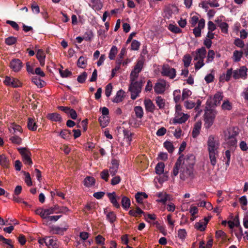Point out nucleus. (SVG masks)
I'll return each mask as SVG.
<instances>
[{
	"mask_svg": "<svg viewBox=\"0 0 248 248\" xmlns=\"http://www.w3.org/2000/svg\"><path fill=\"white\" fill-rule=\"evenodd\" d=\"M191 94L192 92L190 90L186 88L184 89L182 91V100L184 101L187 99Z\"/></svg>",
	"mask_w": 248,
	"mask_h": 248,
	"instance_id": "nucleus-46",
	"label": "nucleus"
},
{
	"mask_svg": "<svg viewBox=\"0 0 248 248\" xmlns=\"http://www.w3.org/2000/svg\"><path fill=\"white\" fill-rule=\"evenodd\" d=\"M146 111L153 112L155 108V106L150 99H145L144 101Z\"/></svg>",
	"mask_w": 248,
	"mask_h": 248,
	"instance_id": "nucleus-30",
	"label": "nucleus"
},
{
	"mask_svg": "<svg viewBox=\"0 0 248 248\" xmlns=\"http://www.w3.org/2000/svg\"><path fill=\"white\" fill-rule=\"evenodd\" d=\"M156 196L158 198V199L156 200L158 202H161L164 204L167 201L170 200V195L167 194L165 192H159L156 194Z\"/></svg>",
	"mask_w": 248,
	"mask_h": 248,
	"instance_id": "nucleus-19",
	"label": "nucleus"
},
{
	"mask_svg": "<svg viewBox=\"0 0 248 248\" xmlns=\"http://www.w3.org/2000/svg\"><path fill=\"white\" fill-rule=\"evenodd\" d=\"M84 40L87 41H90L92 40L93 37V34L92 31H87L83 35Z\"/></svg>",
	"mask_w": 248,
	"mask_h": 248,
	"instance_id": "nucleus-49",
	"label": "nucleus"
},
{
	"mask_svg": "<svg viewBox=\"0 0 248 248\" xmlns=\"http://www.w3.org/2000/svg\"><path fill=\"white\" fill-rule=\"evenodd\" d=\"M47 118L54 122H61L62 121V117L60 115L57 113H52L48 114Z\"/></svg>",
	"mask_w": 248,
	"mask_h": 248,
	"instance_id": "nucleus-37",
	"label": "nucleus"
},
{
	"mask_svg": "<svg viewBox=\"0 0 248 248\" xmlns=\"http://www.w3.org/2000/svg\"><path fill=\"white\" fill-rule=\"evenodd\" d=\"M67 228H61L57 226H52L50 227V231L53 234H63V232L66 231Z\"/></svg>",
	"mask_w": 248,
	"mask_h": 248,
	"instance_id": "nucleus-24",
	"label": "nucleus"
},
{
	"mask_svg": "<svg viewBox=\"0 0 248 248\" xmlns=\"http://www.w3.org/2000/svg\"><path fill=\"white\" fill-rule=\"evenodd\" d=\"M9 161L8 159L4 155H0V164L5 168L8 167Z\"/></svg>",
	"mask_w": 248,
	"mask_h": 248,
	"instance_id": "nucleus-38",
	"label": "nucleus"
},
{
	"mask_svg": "<svg viewBox=\"0 0 248 248\" xmlns=\"http://www.w3.org/2000/svg\"><path fill=\"white\" fill-rule=\"evenodd\" d=\"M28 128L31 131H35L37 130L38 126L34 118L29 117L28 118Z\"/></svg>",
	"mask_w": 248,
	"mask_h": 248,
	"instance_id": "nucleus-21",
	"label": "nucleus"
},
{
	"mask_svg": "<svg viewBox=\"0 0 248 248\" xmlns=\"http://www.w3.org/2000/svg\"><path fill=\"white\" fill-rule=\"evenodd\" d=\"M187 235L185 229H179L178 231V237L182 240H185Z\"/></svg>",
	"mask_w": 248,
	"mask_h": 248,
	"instance_id": "nucleus-60",
	"label": "nucleus"
},
{
	"mask_svg": "<svg viewBox=\"0 0 248 248\" xmlns=\"http://www.w3.org/2000/svg\"><path fill=\"white\" fill-rule=\"evenodd\" d=\"M119 168V164L116 161L113 160L112 161V164L109 167V172L111 176H114L117 173Z\"/></svg>",
	"mask_w": 248,
	"mask_h": 248,
	"instance_id": "nucleus-31",
	"label": "nucleus"
},
{
	"mask_svg": "<svg viewBox=\"0 0 248 248\" xmlns=\"http://www.w3.org/2000/svg\"><path fill=\"white\" fill-rule=\"evenodd\" d=\"M161 73L162 76L169 77L171 79H173L176 76L175 69L170 67L168 64L163 65Z\"/></svg>",
	"mask_w": 248,
	"mask_h": 248,
	"instance_id": "nucleus-11",
	"label": "nucleus"
},
{
	"mask_svg": "<svg viewBox=\"0 0 248 248\" xmlns=\"http://www.w3.org/2000/svg\"><path fill=\"white\" fill-rule=\"evenodd\" d=\"M135 197L136 201L138 203H141L142 202L143 199H146L148 198V195L145 193L138 192L136 194Z\"/></svg>",
	"mask_w": 248,
	"mask_h": 248,
	"instance_id": "nucleus-39",
	"label": "nucleus"
},
{
	"mask_svg": "<svg viewBox=\"0 0 248 248\" xmlns=\"http://www.w3.org/2000/svg\"><path fill=\"white\" fill-rule=\"evenodd\" d=\"M18 150L21 155L23 161L27 165H31L32 161L30 157L31 152L26 148H18Z\"/></svg>",
	"mask_w": 248,
	"mask_h": 248,
	"instance_id": "nucleus-12",
	"label": "nucleus"
},
{
	"mask_svg": "<svg viewBox=\"0 0 248 248\" xmlns=\"http://www.w3.org/2000/svg\"><path fill=\"white\" fill-rule=\"evenodd\" d=\"M140 43V42L136 40H134L132 41L131 44V49L133 50H137L139 49Z\"/></svg>",
	"mask_w": 248,
	"mask_h": 248,
	"instance_id": "nucleus-61",
	"label": "nucleus"
},
{
	"mask_svg": "<svg viewBox=\"0 0 248 248\" xmlns=\"http://www.w3.org/2000/svg\"><path fill=\"white\" fill-rule=\"evenodd\" d=\"M95 179L92 176H87L84 180V185L88 187L93 186L95 184Z\"/></svg>",
	"mask_w": 248,
	"mask_h": 248,
	"instance_id": "nucleus-33",
	"label": "nucleus"
},
{
	"mask_svg": "<svg viewBox=\"0 0 248 248\" xmlns=\"http://www.w3.org/2000/svg\"><path fill=\"white\" fill-rule=\"evenodd\" d=\"M124 95V92L122 90H119L115 97L113 98L112 101L114 103H120L123 100Z\"/></svg>",
	"mask_w": 248,
	"mask_h": 248,
	"instance_id": "nucleus-25",
	"label": "nucleus"
},
{
	"mask_svg": "<svg viewBox=\"0 0 248 248\" xmlns=\"http://www.w3.org/2000/svg\"><path fill=\"white\" fill-rule=\"evenodd\" d=\"M100 177L101 178L104 180L105 181L107 182L108 180L109 177V173L108 170H104L100 173Z\"/></svg>",
	"mask_w": 248,
	"mask_h": 248,
	"instance_id": "nucleus-63",
	"label": "nucleus"
},
{
	"mask_svg": "<svg viewBox=\"0 0 248 248\" xmlns=\"http://www.w3.org/2000/svg\"><path fill=\"white\" fill-rule=\"evenodd\" d=\"M46 246L57 248V239L53 236H46Z\"/></svg>",
	"mask_w": 248,
	"mask_h": 248,
	"instance_id": "nucleus-20",
	"label": "nucleus"
},
{
	"mask_svg": "<svg viewBox=\"0 0 248 248\" xmlns=\"http://www.w3.org/2000/svg\"><path fill=\"white\" fill-rule=\"evenodd\" d=\"M239 134L236 127H230L224 132V140L229 148H234L237 143L236 136Z\"/></svg>",
	"mask_w": 248,
	"mask_h": 248,
	"instance_id": "nucleus-3",
	"label": "nucleus"
},
{
	"mask_svg": "<svg viewBox=\"0 0 248 248\" xmlns=\"http://www.w3.org/2000/svg\"><path fill=\"white\" fill-rule=\"evenodd\" d=\"M165 165L164 163L160 162L157 164L155 167V172L158 175H161L163 173L164 170Z\"/></svg>",
	"mask_w": 248,
	"mask_h": 248,
	"instance_id": "nucleus-40",
	"label": "nucleus"
},
{
	"mask_svg": "<svg viewBox=\"0 0 248 248\" xmlns=\"http://www.w3.org/2000/svg\"><path fill=\"white\" fill-rule=\"evenodd\" d=\"M107 196L113 206L117 208L120 207V204L117 202L116 194L114 192L112 193H108Z\"/></svg>",
	"mask_w": 248,
	"mask_h": 248,
	"instance_id": "nucleus-22",
	"label": "nucleus"
},
{
	"mask_svg": "<svg viewBox=\"0 0 248 248\" xmlns=\"http://www.w3.org/2000/svg\"><path fill=\"white\" fill-rule=\"evenodd\" d=\"M233 148H232V147L230 148L229 150H227L225 152L223 158L224 160H226L225 164L227 167L229 166L230 165L231 161V151L233 152Z\"/></svg>",
	"mask_w": 248,
	"mask_h": 248,
	"instance_id": "nucleus-34",
	"label": "nucleus"
},
{
	"mask_svg": "<svg viewBox=\"0 0 248 248\" xmlns=\"http://www.w3.org/2000/svg\"><path fill=\"white\" fill-rule=\"evenodd\" d=\"M221 108L224 111H230L232 108V104L228 99H225L223 101Z\"/></svg>",
	"mask_w": 248,
	"mask_h": 248,
	"instance_id": "nucleus-29",
	"label": "nucleus"
},
{
	"mask_svg": "<svg viewBox=\"0 0 248 248\" xmlns=\"http://www.w3.org/2000/svg\"><path fill=\"white\" fill-rule=\"evenodd\" d=\"M36 58L40 62L41 66L45 64L46 55L45 52L42 49H38L36 53Z\"/></svg>",
	"mask_w": 248,
	"mask_h": 248,
	"instance_id": "nucleus-27",
	"label": "nucleus"
},
{
	"mask_svg": "<svg viewBox=\"0 0 248 248\" xmlns=\"http://www.w3.org/2000/svg\"><path fill=\"white\" fill-rule=\"evenodd\" d=\"M194 156L190 155L184 158L182 162L181 157L177 160L173 170L174 176L180 172V177L182 180L191 177L193 175V166L195 164Z\"/></svg>",
	"mask_w": 248,
	"mask_h": 248,
	"instance_id": "nucleus-1",
	"label": "nucleus"
},
{
	"mask_svg": "<svg viewBox=\"0 0 248 248\" xmlns=\"http://www.w3.org/2000/svg\"><path fill=\"white\" fill-rule=\"evenodd\" d=\"M32 81L39 88H42L44 86L45 82L36 77L33 78Z\"/></svg>",
	"mask_w": 248,
	"mask_h": 248,
	"instance_id": "nucleus-51",
	"label": "nucleus"
},
{
	"mask_svg": "<svg viewBox=\"0 0 248 248\" xmlns=\"http://www.w3.org/2000/svg\"><path fill=\"white\" fill-rule=\"evenodd\" d=\"M9 131L10 133L12 134H16L17 132L21 133H22V128L19 125L15 124H12L9 126Z\"/></svg>",
	"mask_w": 248,
	"mask_h": 248,
	"instance_id": "nucleus-26",
	"label": "nucleus"
},
{
	"mask_svg": "<svg viewBox=\"0 0 248 248\" xmlns=\"http://www.w3.org/2000/svg\"><path fill=\"white\" fill-rule=\"evenodd\" d=\"M233 75V72L232 68H230L228 69L226 73L222 74L219 78V79L220 81H228L230 80L232 76Z\"/></svg>",
	"mask_w": 248,
	"mask_h": 248,
	"instance_id": "nucleus-23",
	"label": "nucleus"
},
{
	"mask_svg": "<svg viewBox=\"0 0 248 248\" xmlns=\"http://www.w3.org/2000/svg\"><path fill=\"white\" fill-rule=\"evenodd\" d=\"M70 134L71 133L69 130L63 129L60 132V136L63 139L68 140L70 138Z\"/></svg>",
	"mask_w": 248,
	"mask_h": 248,
	"instance_id": "nucleus-55",
	"label": "nucleus"
},
{
	"mask_svg": "<svg viewBox=\"0 0 248 248\" xmlns=\"http://www.w3.org/2000/svg\"><path fill=\"white\" fill-rule=\"evenodd\" d=\"M57 205L50 207L48 208H39L36 210V214L39 215L42 218L46 219L50 215L58 214Z\"/></svg>",
	"mask_w": 248,
	"mask_h": 248,
	"instance_id": "nucleus-7",
	"label": "nucleus"
},
{
	"mask_svg": "<svg viewBox=\"0 0 248 248\" xmlns=\"http://www.w3.org/2000/svg\"><path fill=\"white\" fill-rule=\"evenodd\" d=\"M16 38L13 36H10L5 39V43L7 45H12L15 44L16 42Z\"/></svg>",
	"mask_w": 248,
	"mask_h": 248,
	"instance_id": "nucleus-62",
	"label": "nucleus"
},
{
	"mask_svg": "<svg viewBox=\"0 0 248 248\" xmlns=\"http://www.w3.org/2000/svg\"><path fill=\"white\" fill-rule=\"evenodd\" d=\"M144 62L142 59H140L137 61L134 69L130 74L131 77L138 78L139 73L141 71Z\"/></svg>",
	"mask_w": 248,
	"mask_h": 248,
	"instance_id": "nucleus-15",
	"label": "nucleus"
},
{
	"mask_svg": "<svg viewBox=\"0 0 248 248\" xmlns=\"http://www.w3.org/2000/svg\"><path fill=\"white\" fill-rule=\"evenodd\" d=\"M137 78L130 77V85L129 87V91L131 93V98L135 100L141 92L142 82L141 80L137 81Z\"/></svg>",
	"mask_w": 248,
	"mask_h": 248,
	"instance_id": "nucleus-4",
	"label": "nucleus"
},
{
	"mask_svg": "<svg viewBox=\"0 0 248 248\" xmlns=\"http://www.w3.org/2000/svg\"><path fill=\"white\" fill-rule=\"evenodd\" d=\"M10 140L12 141V143L19 145L22 142V139L19 136L15 135L12 136L10 138Z\"/></svg>",
	"mask_w": 248,
	"mask_h": 248,
	"instance_id": "nucleus-56",
	"label": "nucleus"
},
{
	"mask_svg": "<svg viewBox=\"0 0 248 248\" xmlns=\"http://www.w3.org/2000/svg\"><path fill=\"white\" fill-rule=\"evenodd\" d=\"M87 65V60L86 57L80 56L78 60L77 66L81 68H85Z\"/></svg>",
	"mask_w": 248,
	"mask_h": 248,
	"instance_id": "nucleus-35",
	"label": "nucleus"
},
{
	"mask_svg": "<svg viewBox=\"0 0 248 248\" xmlns=\"http://www.w3.org/2000/svg\"><path fill=\"white\" fill-rule=\"evenodd\" d=\"M123 133L124 134V139L125 140L128 144L130 145V142L132 141V133L126 129H124L123 130Z\"/></svg>",
	"mask_w": 248,
	"mask_h": 248,
	"instance_id": "nucleus-43",
	"label": "nucleus"
},
{
	"mask_svg": "<svg viewBox=\"0 0 248 248\" xmlns=\"http://www.w3.org/2000/svg\"><path fill=\"white\" fill-rule=\"evenodd\" d=\"M223 95L222 93L218 92L213 96H210L208 99L207 103L210 106H217L220 104V101L223 99Z\"/></svg>",
	"mask_w": 248,
	"mask_h": 248,
	"instance_id": "nucleus-9",
	"label": "nucleus"
},
{
	"mask_svg": "<svg viewBox=\"0 0 248 248\" xmlns=\"http://www.w3.org/2000/svg\"><path fill=\"white\" fill-rule=\"evenodd\" d=\"M191 57L189 54L185 55L184 56L183 61L184 62V65L187 68L189 66L191 63Z\"/></svg>",
	"mask_w": 248,
	"mask_h": 248,
	"instance_id": "nucleus-52",
	"label": "nucleus"
},
{
	"mask_svg": "<svg viewBox=\"0 0 248 248\" xmlns=\"http://www.w3.org/2000/svg\"><path fill=\"white\" fill-rule=\"evenodd\" d=\"M189 115L185 113L182 109V106L180 104L175 106V116L172 121L173 124H183L185 123L189 118Z\"/></svg>",
	"mask_w": 248,
	"mask_h": 248,
	"instance_id": "nucleus-6",
	"label": "nucleus"
},
{
	"mask_svg": "<svg viewBox=\"0 0 248 248\" xmlns=\"http://www.w3.org/2000/svg\"><path fill=\"white\" fill-rule=\"evenodd\" d=\"M207 151L211 164L215 166L217 162L219 154L220 142L218 138L213 135L209 136L207 141Z\"/></svg>",
	"mask_w": 248,
	"mask_h": 248,
	"instance_id": "nucleus-2",
	"label": "nucleus"
},
{
	"mask_svg": "<svg viewBox=\"0 0 248 248\" xmlns=\"http://www.w3.org/2000/svg\"><path fill=\"white\" fill-rule=\"evenodd\" d=\"M4 83L6 85L14 88L18 87L21 85V83L17 79L7 76L5 77Z\"/></svg>",
	"mask_w": 248,
	"mask_h": 248,
	"instance_id": "nucleus-14",
	"label": "nucleus"
},
{
	"mask_svg": "<svg viewBox=\"0 0 248 248\" xmlns=\"http://www.w3.org/2000/svg\"><path fill=\"white\" fill-rule=\"evenodd\" d=\"M205 26V20L203 19H201L198 24V26L193 29V33L196 37H199L201 36L202 30Z\"/></svg>",
	"mask_w": 248,
	"mask_h": 248,
	"instance_id": "nucleus-17",
	"label": "nucleus"
},
{
	"mask_svg": "<svg viewBox=\"0 0 248 248\" xmlns=\"http://www.w3.org/2000/svg\"><path fill=\"white\" fill-rule=\"evenodd\" d=\"M156 103L160 108H162L165 106V101L161 96H157L155 99Z\"/></svg>",
	"mask_w": 248,
	"mask_h": 248,
	"instance_id": "nucleus-50",
	"label": "nucleus"
},
{
	"mask_svg": "<svg viewBox=\"0 0 248 248\" xmlns=\"http://www.w3.org/2000/svg\"><path fill=\"white\" fill-rule=\"evenodd\" d=\"M215 53L213 50L210 49L208 51L206 62L209 63L213 61L215 58Z\"/></svg>",
	"mask_w": 248,
	"mask_h": 248,
	"instance_id": "nucleus-53",
	"label": "nucleus"
},
{
	"mask_svg": "<svg viewBox=\"0 0 248 248\" xmlns=\"http://www.w3.org/2000/svg\"><path fill=\"white\" fill-rule=\"evenodd\" d=\"M202 127V123L198 122L196 123L194 125L192 131V137L196 138L199 134Z\"/></svg>",
	"mask_w": 248,
	"mask_h": 248,
	"instance_id": "nucleus-28",
	"label": "nucleus"
},
{
	"mask_svg": "<svg viewBox=\"0 0 248 248\" xmlns=\"http://www.w3.org/2000/svg\"><path fill=\"white\" fill-rule=\"evenodd\" d=\"M89 6L95 10H99L102 7L100 0H91V3L89 4Z\"/></svg>",
	"mask_w": 248,
	"mask_h": 248,
	"instance_id": "nucleus-32",
	"label": "nucleus"
},
{
	"mask_svg": "<svg viewBox=\"0 0 248 248\" xmlns=\"http://www.w3.org/2000/svg\"><path fill=\"white\" fill-rule=\"evenodd\" d=\"M118 52L117 47L115 46H113L109 51L108 58L110 60H114L115 58V56Z\"/></svg>",
	"mask_w": 248,
	"mask_h": 248,
	"instance_id": "nucleus-45",
	"label": "nucleus"
},
{
	"mask_svg": "<svg viewBox=\"0 0 248 248\" xmlns=\"http://www.w3.org/2000/svg\"><path fill=\"white\" fill-rule=\"evenodd\" d=\"M243 55V51L235 50L233 52L232 59L234 62H238L240 61Z\"/></svg>",
	"mask_w": 248,
	"mask_h": 248,
	"instance_id": "nucleus-36",
	"label": "nucleus"
},
{
	"mask_svg": "<svg viewBox=\"0 0 248 248\" xmlns=\"http://www.w3.org/2000/svg\"><path fill=\"white\" fill-rule=\"evenodd\" d=\"M134 111L137 118L141 119L143 115V110L141 107L136 106L134 108Z\"/></svg>",
	"mask_w": 248,
	"mask_h": 248,
	"instance_id": "nucleus-44",
	"label": "nucleus"
},
{
	"mask_svg": "<svg viewBox=\"0 0 248 248\" xmlns=\"http://www.w3.org/2000/svg\"><path fill=\"white\" fill-rule=\"evenodd\" d=\"M173 99L175 103L179 102L182 100V96L181 94V91L180 90H176L173 92Z\"/></svg>",
	"mask_w": 248,
	"mask_h": 248,
	"instance_id": "nucleus-47",
	"label": "nucleus"
},
{
	"mask_svg": "<svg viewBox=\"0 0 248 248\" xmlns=\"http://www.w3.org/2000/svg\"><path fill=\"white\" fill-rule=\"evenodd\" d=\"M100 126L103 128L105 127L109 123V118L108 116H101L99 118Z\"/></svg>",
	"mask_w": 248,
	"mask_h": 248,
	"instance_id": "nucleus-42",
	"label": "nucleus"
},
{
	"mask_svg": "<svg viewBox=\"0 0 248 248\" xmlns=\"http://www.w3.org/2000/svg\"><path fill=\"white\" fill-rule=\"evenodd\" d=\"M122 205L124 209L127 210L130 205V201L126 197H123L122 199Z\"/></svg>",
	"mask_w": 248,
	"mask_h": 248,
	"instance_id": "nucleus-41",
	"label": "nucleus"
},
{
	"mask_svg": "<svg viewBox=\"0 0 248 248\" xmlns=\"http://www.w3.org/2000/svg\"><path fill=\"white\" fill-rule=\"evenodd\" d=\"M196 104L191 100H186L184 101V105L186 109H190L194 108Z\"/></svg>",
	"mask_w": 248,
	"mask_h": 248,
	"instance_id": "nucleus-57",
	"label": "nucleus"
},
{
	"mask_svg": "<svg viewBox=\"0 0 248 248\" xmlns=\"http://www.w3.org/2000/svg\"><path fill=\"white\" fill-rule=\"evenodd\" d=\"M216 116V112L212 110H208L204 114V126L209 129L213 124Z\"/></svg>",
	"mask_w": 248,
	"mask_h": 248,
	"instance_id": "nucleus-8",
	"label": "nucleus"
},
{
	"mask_svg": "<svg viewBox=\"0 0 248 248\" xmlns=\"http://www.w3.org/2000/svg\"><path fill=\"white\" fill-rule=\"evenodd\" d=\"M210 219V217H205L203 219L195 223V228L200 231H204Z\"/></svg>",
	"mask_w": 248,
	"mask_h": 248,
	"instance_id": "nucleus-16",
	"label": "nucleus"
},
{
	"mask_svg": "<svg viewBox=\"0 0 248 248\" xmlns=\"http://www.w3.org/2000/svg\"><path fill=\"white\" fill-rule=\"evenodd\" d=\"M169 30L174 33H179L181 32V30L176 25L170 24L168 27Z\"/></svg>",
	"mask_w": 248,
	"mask_h": 248,
	"instance_id": "nucleus-59",
	"label": "nucleus"
},
{
	"mask_svg": "<svg viewBox=\"0 0 248 248\" xmlns=\"http://www.w3.org/2000/svg\"><path fill=\"white\" fill-rule=\"evenodd\" d=\"M107 218L110 222L113 223L116 219V215L113 212H110L107 214Z\"/></svg>",
	"mask_w": 248,
	"mask_h": 248,
	"instance_id": "nucleus-54",
	"label": "nucleus"
},
{
	"mask_svg": "<svg viewBox=\"0 0 248 248\" xmlns=\"http://www.w3.org/2000/svg\"><path fill=\"white\" fill-rule=\"evenodd\" d=\"M165 148L168 150L169 153L173 152L174 147L172 143L170 141H166L164 143Z\"/></svg>",
	"mask_w": 248,
	"mask_h": 248,
	"instance_id": "nucleus-58",
	"label": "nucleus"
},
{
	"mask_svg": "<svg viewBox=\"0 0 248 248\" xmlns=\"http://www.w3.org/2000/svg\"><path fill=\"white\" fill-rule=\"evenodd\" d=\"M218 27L220 28L222 32L227 34L228 33V24L226 22H220Z\"/></svg>",
	"mask_w": 248,
	"mask_h": 248,
	"instance_id": "nucleus-48",
	"label": "nucleus"
},
{
	"mask_svg": "<svg viewBox=\"0 0 248 248\" xmlns=\"http://www.w3.org/2000/svg\"><path fill=\"white\" fill-rule=\"evenodd\" d=\"M87 77V74L86 72H84L78 76L77 78V80L78 82L82 83L85 82Z\"/></svg>",
	"mask_w": 248,
	"mask_h": 248,
	"instance_id": "nucleus-64",
	"label": "nucleus"
},
{
	"mask_svg": "<svg viewBox=\"0 0 248 248\" xmlns=\"http://www.w3.org/2000/svg\"><path fill=\"white\" fill-rule=\"evenodd\" d=\"M167 83L163 79H159L154 86V90L156 94H162L166 90Z\"/></svg>",
	"mask_w": 248,
	"mask_h": 248,
	"instance_id": "nucleus-13",
	"label": "nucleus"
},
{
	"mask_svg": "<svg viewBox=\"0 0 248 248\" xmlns=\"http://www.w3.org/2000/svg\"><path fill=\"white\" fill-rule=\"evenodd\" d=\"M22 66V62L19 59H13L10 63V68L15 72L19 71Z\"/></svg>",
	"mask_w": 248,
	"mask_h": 248,
	"instance_id": "nucleus-18",
	"label": "nucleus"
},
{
	"mask_svg": "<svg viewBox=\"0 0 248 248\" xmlns=\"http://www.w3.org/2000/svg\"><path fill=\"white\" fill-rule=\"evenodd\" d=\"M206 50L204 47H202L197 49L195 51V56L194 60L197 61L195 64V70H198L204 65V59L206 57Z\"/></svg>",
	"mask_w": 248,
	"mask_h": 248,
	"instance_id": "nucleus-5",
	"label": "nucleus"
},
{
	"mask_svg": "<svg viewBox=\"0 0 248 248\" xmlns=\"http://www.w3.org/2000/svg\"><path fill=\"white\" fill-rule=\"evenodd\" d=\"M248 68L245 66H242L240 68L233 71L232 77L235 79L242 78L246 79L247 77Z\"/></svg>",
	"mask_w": 248,
	"mask_h": 248,
	"instance_id": "nucleus-10",
	"label": "nucleus"
}]
</instances>
